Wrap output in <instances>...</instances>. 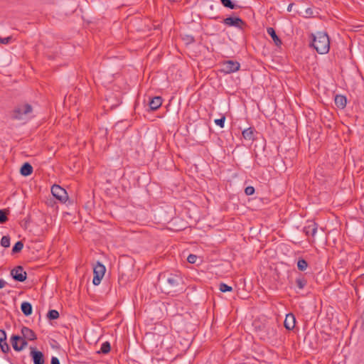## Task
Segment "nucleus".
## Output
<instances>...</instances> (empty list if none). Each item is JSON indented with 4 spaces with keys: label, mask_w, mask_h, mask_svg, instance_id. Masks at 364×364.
Returning a JSON list of instances; mask_svg holds the SVG:
<instances>
[{
    "label": "nucleus",
    "mask_w": 364,
    "mask_h": 364,
    "mask_svg": "<svg viewBox=\"0 0 364 364\" xmlns=\"http://www.w3.org/2000/svg\"><path fill=\"white\" fill-rule=\"evenodd\" d=\"M51 193L56 199L63 203H65L68 200L67 191L59 185L54 184L51 187Z\"/></svg>",
    "instance_id": "5"
},
{
    "label": "nucleus",
    "mask_w": 364,
    "mask_h": 364,
    "mask_svg": "<svg viewBox=\"0 0 364 364\" xmlns=\"http://www.w3.org/2000/svg\"><path fill=\"white\" fill-rule=\"evenodd\" d=\"M334 101L337 107L340 109H343L346 106L347 100L344 95H336Z\"/></svg>",
    "instance_id": "19"
},
{
    "label": "nucleus",
    "mask_w": 364,
    "mask_h": 364,
    "mask_svg": "<svg viewBox=\"0 0 364 364\" xmlns=\"http://www.w3.org/2000/svg\"><path fill=\"white\" fill-rule=\"evenodd\" d=\"M267 32L272 37V38L276 46H279L282 45V42L281 39L277 35L276 31L273 28L268 27L267 28Z\"/></svg>",
    "instance_id": "18"
},
{
    "label": "nucleus",
    "mask_w": 364,
    "mask_h": 364,
    "mask_svg": "<svg viewBox=\"0 0 364 364\" xmlns=\"http://www.w3.org/2000/svg\"><path fill=\"white\" fill-rule=\"evenodd\" d=\"M23 247V243L22 241L16 242L13 246L11 254L15 255L19 253Z\"/></svg>",
    "instance_id": "23"
},
{
    "label": "nucleus",
    "mask_w": 364,
    "mask_h": 364,
    "mask_svg": "<svg viewBox=\"0 0 364 364\" xmlns=\"http://www.w3.org/2000/svg\"><path fill=\"white\" fill-rule=\"evenodd\" d=\"M242 136L245 140L254 141L255 136V129L253 127H249L242 131Z\"/></svg>",
    "instance_id": "15"
},
{
    "label": "nucleus",
    "mask_w": 364,
    "mask_h": 364,
    "mask_svg": "<svg viewBox=\"0 0 364 364\" xmlns=\"http://www.w3.org/2000/svg\"><path fill=\"white\" fill-rule=\"evenodd\" d=\"M294 6V4H293V3L290 4L288 6V7H287V11H288L289 12H290V11H291V9H292V6Z\"/></svg>",
    "instance_id": "39"
},
{
    "label": "nucleus",
    "mask_w": 364,
    "mask_h": 364,
    "mask_svg": "<svg viewBox=\"0 0 364 364\" xmlns=\"http://www.w3.org/2000/svg\"><path fill=\"white\" fill-rule=\"evenodd\" d=\"M110 350L111 345L109 342L105 341L102 344L100 350L97 351V353L107 354L110 351Z\"/></svg>",
    "instance_id": "21"
},
{
    "label": "nucleus",
    "mask_w": 364,
    "mask_h": 364,
    "mask_svg": "<svg viewBox=\"0 0 364 364\" xmlns=\"http://www.w3.org/2000/svg\"><path fill=\"white\" fill-rule=\"evenodd\" d=\"M222 66L221 71L230 74L238 71L240 68V64L236 60H228L224 61Z\"/></svg>",
    "instance_id": "6"
},
{
    "label": "nucleus",
    "mask_w": 364,
    "mask_h": 364,
    "mask_svg": "<svg viewBox=\"0 0 364 364\" xmlns=\"http://www.w3.org/2000/svg\"><path fill=\"white\" fill-rule=\"evenodd\" d=\"M11 39H12L11 36H9V37L4 38H0V43L8 44L10 43Z\"/></svg>",
    "instance_id": "36"
},
{
    "label": "nucleus",
    "mask_w": 364,
    "mask_h": 364,
    "mask_svg": "<svg viewBox=\"0 0 364 364\" xmlns=\"http://www.w3.org/2000/svg\"><path fill=\"white\" fill-rule=\"evenodd\" d=\"M1 245L4 247H9L10 246V237L9 235L2 237L1 240Z\"/></svg>",
    "instance_id": "28"
},
{
    "label": "nucleus",
    "mask_w": 364,
    "mask_h": 364,
    "mask_svg": "<svg viewBox=\"0 0 364 364\" xmlns=\"http://www.w3.org/2000/svg\"><path fill=\"white\" fill-rule=\"evenodd\" d=\"M162 98L159 96L154 97L149 102V107L151 110H156L162 104Z\"/></svg>",
    "instance_id": "14"
},
{
    "label": "nucleus",
    "mask_w": 364,
    "mask_h": 364,
    "mask_svg": "<svg viewBox=\"0 0 364 364\" xmlns=\"http://www.w3.org/2000/svg\"><path fill=\"white\" fill-rule=\"evenodd\" d=\"M219 289L222 292H227L232 291V287L225 283H220L219 285Z\"/></svg>",
    "instance_id": "29"
},
{
    "label": "nucleus",
    "mask_w": 364,
    "mask_h": 364,
    "mask_svg": "<svg viewBox=\"0 0 364 364\" xmlns=\"http://www.w3.org/2000/svg\"><path fill=\"white\" fill-rule=\"evenodd\" d=\"M30 355L33 360V364H44L45 359L43 353L37 350L35 347H30Z\"/></svg>",
    "instance_id": "10"
},
{
    "label": "nucleus",
    "mask_w": 364,
    "mask_h": 364,
    "mask_svg": "<svg viewBox=\"0 0 364 364\" xmlns=\"http://www.w3.org/2000/svg\"><path fill=\"white\" fill-rule=\"evenodd\" d=\"M11 276L15 281L23 282L27 278V273L23 267L19 265L11 270Z\"/></svg>",
    "instance_id": "8"
},
{
    "label": "nucleus",
    "mask_w": 364,
    "mask_h": 364,
    "mask_svg": "<svg viewBox=\"0 0 364 364\" xmlns=\"http://www.w3.org/2000/svg\"><path fill=\"white\" fill-rule=\"evenodd\" d=\"M19 342L21 343H20V351H21L28 346V342H27V340L23 338V337H21V339H20Z\"/></svg>",
    "instance_id": "33"
},
{
    "label": "nucleus",
    "mask_w": 364,
    "mask_h": 364,
    "mask_svg": "<svg viewBox=\"0 0 364 364\" xmlns=\"http://www.w3.org/2000/svg\"><path fill=\"white\" fill-rule=\"evenodd\" d=\"M277 334V329L274 325L265 324L263 326L262 329L259 331V336L264 340L271 339Z\"/></svg>",
    "instance_id": "7"
},
{
    "label": "nucleus",
    "mask_w": 364,
    "mask_h": 364,
    "mask_svg": "<svg viewBox=\"0 0 364 364\" xmlns=\"http://www.w3.org/2000/svg\"><path fill=\"white\" fill-rule=\"evenodd\" d=\"M6 284V282L3 279H0V289L4 288Z\"/></svg>",
    "instance_id": "38"
},
{
    "label": "nucleus",
    "mask_w": 364,
    "mask_h": 364,
    "mask_svg": "<svg viewBox=\"0 0 364 364\" xmlns=\"http://www.w3.org/2000/svg\"><path fill=\"white\" fill-rule=\"evenodd\" d=\"M32 110V106L29 104L18 105L14 108L11 118L17 120L23 119V115L31 113Z\"/></svg>",
    "instance_id": "3"
},
{
    "label": "nucleus",
    "mask_w": 364,
    "mask_h": 364,
    "mask_svg": "<svg viewBox=\"0 0 364 364\" xmlns=\"http://www.w3.org/2000/svg\"><path fill=\"white\" fill-rule=\"evenodd\" d=\"M223 23L228 26H233L238 28H242L245 23L242 18L237 16H230L223 20Z\"/></svg>",
    "instance_id": "9"
},
{
    "label": "nucleus",
    "mask_w": 364,
    "mask_h": 364,
    "mask_svg": "<svg viewBox=\"0 0 364 364\" xmlns=\"http://www.w3.org/2000/svg\"><path fill=\"white\" fill-rule=\"evenodd\" d=\"M21 310L26 316H29L32 314L33 307L30 302L23 301L21 304Z\"/></svg>",
    "instance_id": "17"
},
{
    "label": "nucleus",
    "mask_w": 364,
    "mask_h": 364,
    "mask_svg": "<svg viewBox=\"0 0 364 364\" xmlns=\"http://www.w3.org/2000/svg\"><path fill=\"white\" fill-rule=\"evenodd\" d=\"M22 336L23 338L28 341H36L37 339V336L36 333L31 328L23 326L21 330Z\"/></svg>",
    "instance_id": "11"
},
{
    "label": "nucleus",
    "mask_w": 364,
    "mask_h": 364,
    "mask_svg": "<svg viewBox=\"0 0 364 364\" xmlns=\"http://www.w3.org/2000/svg\"><path fill=\"white\" fill-rule=\"evenodd\" d=\"M306 284L307 280L303 276H300L296 279V287L299 289H303L306 287Z\"/></svg>",
    "instance_id": "22"
},
{
    "label": "nucleus",
    "mask_w": 364,
    "mask_h": 364,
    "mask_svg": "<svg viewBox=\"0 0 364 364\" xmlns=\"http://www.w3.org/2000/svg\"><path fill=\"white\" fill-rule=\"evenodd\" d=\"M0 348L1 351L4 353H8L10 350V347L7 343L6 340L2 343H0Z\"/></svg>",
    "instance_id": "30"
},
{
    "label": "nucleus",
    "mask_w": 364,
    "mask_h": 364,
    "mask_svg": "<svg viewBox=\"0 0 364 364\" xmlns=\"http://www.w3.org/2000/svg\"><path fill=\"white\" fill-rule=\"evenodd\" d=\"M161 291L172 296L183 292L185 289L182 277L179 274H164L160 275Z\"/></svg>",
    "instance_id": "1"
},
{
    "label": "nucleus",
    "mask_w": 364,
    "mask_h": 364,
    "mask_svg": "<svg viewBox=\"0 0 364 364\" xmlns=\"http://www.w3.org/2000/svg\"><path fill=\"white\" fill-rule=\"evenodd\" d=\"M47 318L49 320H55L59 318V313L57 310L55 309L49 310L47 314Z\"/></svg>",
    "instance_id": "27"
},
{
    "label": "nucleus",
    "mask_w": 364,
    "mask_h": 364,
    "mask_svg": "<svg viewBox=\"0 0 364 364\" xmlns=\"http://www.w3.org/2000/svg\"><path fill=\"white\" fill-rule=\"evenodd\" d=\"M9 211L8 210L0 209V224H4L8 220V214Z\"/></svg>",
    "instance_id": "26"
},
{
    "label": "nucleus",
    "mask_w": 364,
    "mask_h": 364,
    "mask_svg": "<svg viewBox=\"0 0 364 364\" xmlns=\"http://www.w3.org/2000/svg\"><path fill=\"white\" fill-rule=\"evenodd\" d=\"M223 6L230 9H235L236 8H240V6L235 4L231 0H220Z\"/></svg>",
    "instance_id": "25"
},
{
    "label": "nucleus",
    "mask_w": 364,
    "mask_h": 364,
    "mask_svg": "<svg viewBox=\"0 0 364 364\" xmlns=\"http://www.w3.org/2000/svg\"><path fill=\"white\" fill-rule=\"evenodd\" d=\"M245 193L247 196H252L255 193V188L253 186H247L245 189Z\"/></svg>",
    "instance_id": "32"
},
{
    "label": "nucleus",
    "mask_w": 364,
    "mask_h": 364,
    "mask_svg": "<svg viewBox=\"0 0 364 364\" xmlns=\"http://www.w3.org/2000/svg\"><path fill=\"white\" fill-rule=\"evenodd\" d=\"M311 46L319 54H326L330 49V40L326 33L318 32L316 35L311 34Z\"/></svg>",
    "instance_id": "2"
},
{
    "label": "nucleus",
    "mask_w": 364,
    "mask_h": 364,
    "mask_svg": "<svg viewBox=\"0 0 364 364\" xmlns=\"http://www.w3.org/2000/svg\"><path fill=\"white\" fill-rule=\"evenodd\" d=\"M198 257L196 255L191 254L188 255L187 258V261L191 264H194L196 262Z\"/></svg>",
    "instance_id": "34"
},
{
    "label": "nucleus",
    "mask_w": 364,
    "mask_h": 364,
    "mask_svg": "<svg viewBox=\"0 0 364 364\" xmlns=\"http://www.w3.org/2000/svg\"><path fill=\"white\" fill-rule=\"evenodd\" d=\"M317 230L318 225L316 223L311 221L307 225H306L304 228L303 231L306 236L311 235L312 237H314L317 232Z\"/></svg>",
    "instance_id": "12"
},
{
    "label": "nucleus",
    "mask_w": 364,
    "mask_h": 364,
    "mask_svg": "<svg viewBox=\"0 0 364 364\" xmlns=\"http://www.w3.org/2000/svg\"><path fill=\"white\" fill-rule=\"evenodd\" d=\"M106 271V268L104 264H102L100 262H97V263L94 265L93 267V279L92 283L94 285L97 286L100 284L105 273Z\"/></svg>",
    "instance_id": "4"
},
{
    "label": "nucleus",
    "mask_w": 364,
    "mask_h": 364,
    "mask_svg": "<svg viewBox=\"0 0 364 364\" xmlns=\"http://www.w3.org/2000/svg\"><path fill=\"white\" fill-rule=\"evenodd\" d=\"M20 339H21V336L18 335H13L11 338V346L14 350L18 352L20 351V345H18Z\"/></svg>",
    "instance_id": "20"
},
{
    "label": "nucleus",
    "mask_w": 364,
    "mask_h": 364,
    "mask_svg": "<svg viewBox=\"0 0 364 364\" xmlns=\"http://www.w3.org/2000/svg\"><path fill=\"white\" fill-rule=\"evenodd\" d=\"M33 168L31 164L25 162L20 168V173L23 176H28L33 173Z\"/></svg>",
    "instance_id": "16"
},
{
    "label": "nucleus",
    "mask_w": 364,
    "mask_h": 364,
    "mask_svg": "<svg viewBox=\"0 0 364 364\" xmlns=\"http://www.w3.org/2000/svg\"><path fill=\"white\" fill-rule=\"evenodd\" d=\"M225 116L223 115L221 118L215 119V123L221 128L224 127Z\"/></svg>",
    "instance_id": "31"
},
{
    "label": "nucleus",
    "mask_w": 364,
    "mask_h": 364,
    "mask_svg": "<svg viewBox=\"0 0 364 364\" xmlns=\"http://www.w3.org/2000/svg\"><path fill=\"white\" fill-rule=\"evenodd\" d=\"M6 340V333L4 330L0 329V343Z\"/></svg>",
    "instance_id": "35"
},
{
    "label": "nucleus",
    "mask_w": 364,
    "mask_h": 364,
    "mask_svg": "<svg viewBox=\"0 0 364 364\" xmlns=\"http://www.w3.org/2000/svg\"><path fill=\"white\" fill-rule=\"evenodd\" d=\"M50 364H60L58 358L53 356L50 360Z\"/></svg>",
    "instance_id": "37"
},
{
    "label": "nucleus",
    "mask_w": 364,
    "mask_h": 364,
    "mask_svg": "<svg viewBox=\"0 0 364 364\" xmlns=\"http://www.w3.org/2000/svg\"><path fill=\"white\" fill-rule=\"evenodd\" d=\"M308 267V262L303 258H299L297 261V268L300 271H305Z\"/></svg>",
    "instance_id": "24"
},
{
    "label": "nucleus",
    "mask_w": 364,
    "mask_h": 364,
    "mask_svg": "<svg viewBox=\"0 0 364 364\" xmlns=\"http://www.w3.org/2000/svg\"><path fill=\"white\" fill-rule=\"evenodd\" d=\"M296 323V318L293 314H288L286 316L284 326L287 330H292Z\"/></svg>",
    "instance_id": "13"
}]
</instances>
